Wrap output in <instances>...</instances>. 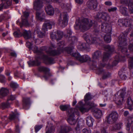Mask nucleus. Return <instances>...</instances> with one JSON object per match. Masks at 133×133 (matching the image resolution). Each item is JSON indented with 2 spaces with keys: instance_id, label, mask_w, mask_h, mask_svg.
Listing matches in <instances>:
<instances>
[{
  "instance_id": "36",
  "label": "nucleus",
  "mask_w": 133,
  "mask_h": 133,
  "mask_svg": "<svg viewBox=\"0 0 133 133\" xmlns=\"http://www.w3.org/2000/svg\"><path fill=\"white\" fill-rule=\"evenodd\" d=\"M94 121V119L91 116H89L87 117V123L88 126L91 127L92 126Z\"/></svg>"
},
{
  "instance_id": "21",
  "label": "nucleus",
  "mask_w": 133,
  "mask_h": 133,
  "mask_svg": "<svg viewBox=\"0 0 133 133\" xmlns=\"http://www.w3.org/2000/svg\"><path fill=\"white\" fill-rule=\"evenodd\" d=\"M36 10V15L37 18L41 21L44 20L45 14L43 11L41 9Z\"/></svg>"
},
{
  "instance_id": "30",
  "label": "nucleus",
  "mask_w": 133,
  "mask_h": 133,
  "mask_svg": "<svg viewBox=\"0 0 133 133\" xmlns=\"http://www.w3.org/2000/svg\"><path fill=\"white\" fill-rule=\"evenodd\" d=\"M1 119L2 121L0 122V128H4L5 125L7 124L8 122V119L6 116L2 117Z\"/></svg>"
},
{
  "instance_id": "48",
  "label": "nucleus",
  "mask_w": 133,
  "mask_h": 133,
  "mask_svg": "<svg viewBox=\"0 0 133 133\" xmlns=\"http://www.w3.org/2000/svg\"><path fill=\"white\" fill-rule=\"evenodd\" d=\"M69 106L67 105H62L60 106V109L62 111H65L68 109Z\"/></svg>"
},
{
  "instance_id": "13",
  "label": "nucleus",
  "mask_w": 133,
  "mask_h": 133,
  "mask_svg": "<svg viewBox=\"0 0 133 133\" xmlns=\"http://www.w3.org/2000/svg\"><path fill=\"white\" fill-rule=\"evenodd\" d=\"M16 97L15 95H11L9 96L6 102L2 103L0 107L2 109L10 107V105L12 103V101L15 99Z\"/></svg>"
},
{
  "instance_id": "33",
  "label": "nucleus",
  "mask_w": 133,
  "mask_h": 133,
  "mask_svg": "<svg viewBox=\"0 0 133 133\" xmlns=\"http://www.w3.org/2000/svg\"><path fill=\"white\" fill-rule=\"evenodd\" d=\"M13 35L16 37H19L23 36L25 38V31H23V33L22 34L20 32L19 30H18L15 31L13 33Z\"/></svg>"
},
{
  "instance_id": "63",
  "label": "nucleus",
  "mask_w": 133,
  "mask_h": 133,
  "mask_svg": "<svg viewBox=\"0 0 133 133\" xmlns=\"http://www.w3.org/2000/svg\"><path fill=\"white\" fill-rule=\"evenodd\" d=\"M15 130L17 133H19L20 131L19 130V128L18 125H16Z\"/></svg>"
},
{
  "instance_id": "40",
  "label": "nucleus",
  "mask_w": 133,
  "mask_h": 133,
  "mask_svg": "<svg viewBox=\"0 0 133 133\" xmlns=\"http://www.w3.org/2000/svg\"><path fill=\"white\" fill-rule=\"evenodd\" d=\"M122 124V123H118L116 124L114 126H113L110 129L112 131H114L115 130H119L121 128Z\"/></svg>"
},
{
  "instance_id": "43",
  "label": "nucleus",
  "mask_w": 133,
  "mask_h": 133,
  "mask_svg": "<svg viewBox=\"0 0 133 133\" xmlns=\"http://www.w3.org/2000/svg\"><path fill=\"white\" fill-rule=\"evenodd\" d=\"M129 67L131 69L133 68V57H130L128 59Z\"/></svg>"
},
{
  "instance_id": "11",
  "label": "nucleus",
  "mask_w": 133,
  "mask_h": 133,
  "mask_svg": "<svg viewBox=\"0 0 133 133\" xmlns=\"http://www.w3.org/2000/svg\"><path fill=\"white\" fill-rule=\"evenodd\" d=\"M105 48L107 52H105L104 53L102 60L103 62L108 60L110 54L113 52L114 50V48L113 46L106 45L105 46Z\"/></svg>"
},
{
  "instance_id": "50",
  "label": "nucleus",
  "mask_w": 133,
  "mask_h": 133,
  "mask_svg": "<svg viewBox=\"0 0 133 133\" xmlns=\"http://www.w3.org/2000/svg\"><path fill=\"white\" fill-rule=\"evenodd\" d=\"M10 85L11 88L14 89L17 88L18 87V85L17 84L13 82H11Z\"/></svg>"
},
{
  "instance_id": "27",
  "label": "nucleus",
  "mask_w": 133,
  "mask_h": 133,
  "mask_svg": "<svg viewBox=\"0 0 133 133\" xmlns=\"http://www.w3.org/2000/svg\"><path fill=\"white\" fill-rule=\"evenodd\" d=\"M91 58L87 55H84L82 56H81L79 61L81 62H85L87 61H91Z\"/></svg>"
},
{
  "instance_id": "37",
  "label": "nucleus",
  "mask_w": 133,
  "mask_h": 133,
  "mask_svg": "<svg viewBox=\"0 0 133 133\" xmlns=\"http://www.w3.org/2000/svg\"><path fill=\"white\" fill-rule=\"evenodd\" d=\"M120 11L124 15L126 16L128 15L127 9L126 8L122 5L120 7Z\"/></svg>"
},
{
  "instance_id": "45",
  "label": "nucleus",
  "mask_w": 133,
  "mask_h": 133,
  "mask_svg": "<svg viewBox=\"0 0 133 133\" xmlns=\"http://www.w3.org/2000/svg\"><path fill=\"white\" fill-rule=\"evenodd\" d=\"M69 40L70 41V43L73 44L74 42H76L77 41V38H76L74 36H69Z\"/></svg>"
},
{
  "instance_id": "10",
  "label": "nucleus",
  "mask_w": 133,
  "mask_h": 133,
  "mask_svg": "<svg viewBox=\"0 0 133 133\" xmlns=\"http://www.w3.org/2000/svg\"><path fill=\"white\" fill-rule=\"evenodd\" d=\"M118 114L116 111H112L107 116L106 121L109 124H112L117 121L118 118Z\"/></svg>"
},
{
  "instance_id": "46",
  "label": "nucleus",
  "mask_w": 133,
  "mask_h": 133,
  "mask_svg": "<svg viewBox=\"0 0 133 133\" xmlns=\"http://www.w3.org/2000/svg\"><path fill=\"white\" fill-rule=\"evenodd\" d=\"M31 33L30 31L25 30V39H30L31 37Z\"/></svg>"
},
{
  "instance_id": "64",
  "label": "nucleus",
  "mask_w": 133,
  "mask_h": 133,
  "mask_svg": "<svg viewBox=\"0 0 133 133\" xmlns=\"http://www.w3.org/2000/svg\"><path fill=\"white\" fill-rule=\"evenodd\" d=\"M11 55L13 57H16L17 55L16 53L14 51L11 52L10 53Z\"/></svg>"
},
{
  "instance_id": "34",
  "label": "nucleus",
  "mask_w": 133,
  "mask_h": 133,
  "mask_svg": "<svg viewBox=\"0 0 133 133\" xmlns=\"http://www.w3.org/2000/svg\"><path fill=\"white\" fill-rule=\"evenodd\" d=\"M16 23L17 24H19L20 27L22 28L25 26V15H24L21 16V22H19V20H18L16 21Z\"/></svg>"
},
{
  "instance_id": "56",
  "label": "nucleus",
  "mask_w": 133,
  "mask_h": 133,
  "mask_svg": "<svg viewBox=\"0 0 133 133\" xmlns=\"http://www.w3.org/2000/svg\"><path fill=\"white\" fill-rule=\"evenodd\" d=\"M117 10V8L116 7H114L108 9V11L109 12H114L115 11Z\"/></svg>"
},
{
  "instance_id": "1",
  "label": "nucleus",
  "mask_w": 133,
  "mask_h": 133,
  "mask_svg": "<svg viewBox=\"0 0 133 133\" xmlns=\"http://www.w3.org/2000/svg\"><path fill=\"white\" fill-rule=\"evenodd\" d=\"M64 42L62 41L59 42L58 43V47L57 50H51V49L55 48V45L52 44L49 47L48 49L46 51L47 54L50 56H55L58 55L60 54L64 50L66 51L68 53L70 54L72 56L75 57L77 60L79 61L81 55L78 52H73L72 50L74 47L72 46L71 48H63L64 45Z\"/></svg>"
},
{
  "instance_id": "12",
  "label": "nucleus",
  "mask_w": 133,
  "mask_h": 133,
  "mask_svg": "<svg viewBox=\"0 0 133 133\" xmlns=\"http://www.w3.org/2000/svg\"><path fill=\"white\" fill-rule=\"evenodd\" d=\"M125 93V89H123L120 91L119 95L116 97L114 100L117 104L120 105L122 104L124 100V97Z\"/></svg>"
},
{
  "instance_id": "35",
  "label": "nucleus",
  "mask_w": 133,
  "mask_h": 133,
  "mask_svg": "<svg viewBox=\"0 0 133 133\" xmlns=\"http://www.w3.org/2000/svg\"><path fill=\"white\" fill-rule=\"evenodd\" d=\"M30 14V11L26 10L25 11V26H29L31 25H32L31 23L29 22V21L28 19L29 17V15Z\"/></svg>"
},
{
  "instance_id": "42",
  "label": "nucleus",
  "mask_w": 133,
  "mask_h": 133,
  "mask_svg": "<svg viewBox=\"0 0 133 133\" xmlns=\"http://www.w3.org/2000/svg\"><path fill=\"white\" fill-rule=\"evenodd\" d=\"M108 33V35H105L104 37V40L107 43H110L111 41L110 33Z\"/></svg>"
},
{
  "instance_id": "29",
  "label": "nucleus",
  "mask_w": 133,
  "mask_h": 133,
  "mask_svg": "<svg viewBox=\"0 0 133 133\" xmlns=\"http://www.w3.org/2000/svg\"><path fill=\"white\" fill-rule=\"evenodd\" d=\"M92 55L93 59L98 60L101 56V53L99 50H96L92 54Z\"/></svg>"
},
{
  "instance_id": "32",
  "label": "nucleus",
  "mask_w": 133,
  "mask_h": 133,
  "mask_svg": "<svg viewBox=\"0 0 133 133\" xmlns=\"http://www.w3.org/2000/svg\"><path fill=\"white\" fill-rule=\"evenodd\" d=\"M89 44L85 43H80L77 46L78 49L81 50L86 49L88 48Z\"/></svg>"
},
{
  "instance_id": "19",
  "label": "nucleus",
  "mask_w": 133,
  "mask_h": 133,
  "mask_svg": "<svg viewBox=\"0 0 133 133\" xmlns=\"http://www.w3.org/2000/svg\"><path fill=\"white\" fill-rule=\"evenodd\" d=\"M121 3L124 5L128 6L129 11L131 13H133V4L130 3L129 0H120Z\"/></svg>"
},
{
  "instance_id": "60",
  "label": "nucleus",
  "mask_w": 133,
  "mask_h": 133,
  "mask_svg": "<svg viewBox=\"0 0 133 133\" xmlns=\"http://www.w3.org/2000/svg\"><path fill=\"white\" fill-rule=\"evenodd\" d=\"M67 33V34L69 36H70L72 34V32L71 30L69 29H67L66 30Z\"/></svg>"
},
{
  "instance_id": "23",
  "label": "nucleus",
  "mask_w": 133,
  "mask_h": 133,
  "mask_svg": "<svg viewBox=\"0 0 133 133\" xmlns=\"http://www.w3.org/2000/svg\"><path fill=\"white\" fill-rule=\"evenodd\" d=\"M43 2L41 0H35L34 2V7L36 10L41 9L43 7Z\"/></svg>"
},
{
  "instance_id": "22",
  "label": "nucleus",
  "mask_w": 133,
  "mask_h": 133,
  "mask_svg": "<svg viewBox=\"0 0 133 133\" xmlns=\"http://www.w3.org/2000/svg\"><path fill=\"white\" fill-rule=\"evenodd\" d=\"M11 4V0H2L1 4H0V11L3 8H7Z\"/></svg>"
},
{
  "instance_id": "4",
  "label": "nucleus",
  "mask_w": 133,
  "mask_h": 133,
  "mask_svg": "<svg viewBox=\"0 0 133 133\" xmlns=\"http://www.w3.org/2000/svg\"><path fill=\"white\" fill-rule=\"evenodd\" d=\"M93 24L92 21L88 18H83L81 21L78 18L76 20L75 28L76 30L80 29L82 31H84L89 29Z\"/></svg>"
},
{
  "instance_id": "28",
  "label": "nucleus",
  "mask_w": 133,
  "mask_h": 133,
  "mask_svg": "<svg viewBox=\"0 0 133 133\" xmlns=\"http://www.w3.org/2000/svg\"><path fill=\"white\" fill-rule=\"evenodd\" d=\"M8 93L9 90L6 88H2L0 89V97L2 98L6 96Z\"/></svg>"
},
{
  "instance_id": "3",
  "label": "nucleus",
  "mask_w": 133,
  "mask_h": 133,
  "mask_svg": "<svg viewBox=\"0 0 133 133\" xmlns=\"http://www.w3.org/2000/svg\"><path fill=\"white\" fill-rule=\"evenodd\" d=\"M93 106V104H90L89 103L87 107H80L79 108H76L74 109H70L68 112L69 117L67 120L68 122L71 125H75L76 122V121L74 118V114L79 115V111L82 113L88 112Z\"/></svg>"
},
{
  "instance_id": "9",
  "label": "nucleus",
  "mask_w": 133,
  "mask_h": 133,
  "mask_svg": "<svg viewBox=\"0 0 133 133\" xmlns=\"http://www.w3.org/2000/svg\"><path fill=\"white\" fill-rule=\"evenodd\" d=\"M68 17L66 13L61 14L58 21V24L61 26L64 27L67 25L68 23Z\"/></svg>"
},
{
  "instance_id": "61",
  "label": "nucleus",
  "mask_w": 133,
  "mask_h": 133,
  "mask_svg": "<svg viewBox=\"0 0 133 133\" xmlns=\"http://www.w3.org/2000/svg\"><path fill=\"white\" fill-rule=\"evenodd\" d=\"M104 4L106 5L110 6L111 5L112 3L110 1H108L105 2Z\"/></svg>"
},
{
  "instance_id": "57",
  "label": "nucleus",
  "mask_w": 133,
  "mask_h": 133,
  "mask_svg": "<svg viewBox=\"0 0 133 133\" xmlns=\"http://www.w3.org/2000/svg\"><path fill=\"white\" fill-rule=\"evenodd\" d=\"M128 48L130 50L133 51V42L130 43L128 46Z\"/></svg>"
},
{
  "instance_id": "52",
  "label": "nucleus",
  "mask_w": 133,
  "mask_h": 133,
  "mask_svg": "<svg viewBox=\"0 0 133 133\" xmlns=\"http://www.w3.org/2000/svg\"><path fill=\"white\" fill-rule=\"evenodd\" d=\"M5 82V78L3 75H0V82L2 83H4Z\"/></svg>"
},
{
  "instance_id": "47",
  "label": "nucleus",
  "mask_w": 133,
  "mask_h": 133,
  "mask_svg": "<svg viewBox=\"0 0 133 133\" xmlns=\"http://www.w3.org/2000/svg\"><path fill=\"white\" fill-rule=\"evenodd\" d=\"M127 102L128 106H133V101L130 97H129L128 98Z\"/></svg>"
},
{
  "instance_id": "24",
  "label": "nucleus",
  "mask_w": 133,
  "mask_h": 133,
  "mask_svg": "<svg viewBox=\"0 0 133 133\" xmlns=\"http://www.w3.org/2000/svg\"><path fill=\"white\" fill-rule=\"evenodd\" d=\"M45 11L47 14L49 15H52L54 13V9L50 4H47L45 7Z\"/></svg>"
},
{
  "instance_id": "49",
  "label": "nucleus",
  "mask_w": 133,
  "mask_h": 133,
  "mask_svg": "<svg viewBox=\"0 0 133 133\" xmlns=\"http://www.w3.org/2000/svg\"><path fill=\"white\" fill-rule=\"evenodd\" d=\"M104 73L102 77V78L103 79H105L107 78H108L110 76V73L109 72H104Z\"/></svg>"
},
{
  "instance_id": "8",
  "label": "nucleus",
  "mask_w": 133,
  "mask_h": 133,
  "mask_svg": "<svg viewBox=\"0 0 133 133\" xmlns=\"http://www.w3.org/2000/svg\"><path fill=\"white\" fill-rule=\"evenodd\" d=\"M83 37L89 44L99 43L101 41L99 38L92 36L91 34L88 33L84 34L83 35Z\"/></svg>"
},
{
  "instance_id": "59",
  "label": "nucleus",
  "mask_w": 133,
  "mask_h": 133,
  "mask_svg": "<svg viewBox=\"0 0 133 133\" xmlns=\"http://www.w3.org/2000/svg\"><path fill=\"white\" fill-rule=\"evenodd\" d=\"M24 63V62L22 60H21L19 61V64L20 65L21 67L23 69L24 68V66H23Z\"/></svg>"
},
{
  "instance_id": "54",
  "label": "nucleus",
  "mask_w": 133,
  "mask_h": 133,
  "mask_svg": "<svg viewBox=\"0 0 133 133\" xmlns=\"http://www.w3.org/2000/svg\"><path fill=\"white\" fill-rule=\"evenodd\" d=\"M118 74L119 75L120 77L122 79L125 80L126 79L127 77L126 76L121 74V71H119L118 72Z\"/></svg>"
},
{
  "instance_id": "25",
  "label": "nucleus",
  "mask_w": 133,
  "mask_h": 133,
  "mask_svg": "<svg viewBox=\"0 0 133 133\" xmlns=\"http://www.w3.org/2000/svg\"><path fill=\"white\" fill-rule=\"evenodd\" d=\"M133 122V117L129 116L128 117L127 120V124L126 125V129L128 131L130 132V127L132 123Z\"/></svg>"
},
{
  "instance_id": "2",
  "label": "nucleus",
  "mask_w": 133,
  "mask_h": 133,
  "mask_svg": "<svg viewBox=\"0 0 133 133\" xmlns=\"http://www.w3.org/2000/svg\"><path fill=\"white\" fill-rule=\"evenodd\" d=\"M44 47H43L39 50L36 46H34L31 47V49L34 52L36 53L37 55L36 57V61L28 62L29 66H38L40 64V62L38 61L41 59H42L44 60L46 64H53L55 63L54 59L52 57H49L47 55L44 54L42 50H44Z\"/></svg>"
},
{
  "instance_id": "7",
  "label": "nucleus",
  "mask_w": 133,
  "mask_h": 133,
  "mask_svg": "<svg viewBox=\"0 0 133 133\" xmlns=\"http://www.w3.org/2000/svg\"><path fill=\"white\" fill-rule=\"evenodd\" d=\"M127 34L122 33L118 37V43L119 47L121 50L122 52L124 55H127V48L125 46L127 45Z\"/></svg>"
},
{
  "instance_id": "15",
  "label": "nucleus",
  "mask_w": 133,
  "mask_h": 133,
  "mask_svg": "<svg viewBox=\"0 0 133 133\" xmlns=\"http://www.w3.org/2000/svg\"><path fill=\"white\" fill-rule=\"evenodd\" d=\"M38 70L39 71L42 72L44 73V75L41 76L42 78H43L45 79L46 80L49 76H51L49 72L50 70L47 68L41 66L38 68Z\"/></svg>"
},
{
  "instance_id": "16",
  "label": "nucleus",
  "mask_w": 133,
  "mask_h": 133,
  "mask_svg": "<svg viewBox=\"0 0 133 133\" xmlns=\"http://www.w3.org/2000/svg\"><path fill=\"white\" fill-rule=\"evenodd\" d=\"M50 37L52 39H56L58 41L61 39L63 35V32L59 31L52 32L50 33Z\"/></svg>"
},
{
  "instance_id": "39",
  "label": "nucleus",
  "mask_w": 133,
  "mask_h": 133,
  "mask_svg": "<svg viewBox=\"0 0 133 133\" xmlns=\"http://www.w3.org/2000/svg\"><path fill=\"white\" fill-rule=\"evenodd\" d=\"M95 113V115L98 118H100L102 115L101 111L98 109H95L94 110Z\"/></svg>"
},
{
  "instance_id": "5",
  "label": "nucleus",
  "mask_w": 133,
  "mask_h": 133,
  "mask_svg": "<svg viewBox=\"0 0 133 133\" xmlns=\"http://www.w3.org/2000/svg\"><path fill=\"white\" fill-rule=\"evenodd\" d=\"M55 24L54 21H53L48 20L45 21L42 28V30L43 32L39 31V28L38 27V29L36 31L38 37L40 38L45 37L46 35V31H47L48 29H51L52 26L54 25Z\"/></svg>"
},
{
  "instance_id": "51",
  "label": "nucleus",
  "mask_w": 133,
  "mask_h": 133,
  "mask_svg": "<svg viewBox=\"0 0 133 133\" xmlns=\"http://www.w3.org/2000/svg\"><path fill=\"white\" fill-rule=\"evenodd\" d=\"M23 75H22L20 72L17 71H16L14 74V76L16 77H18L20 76L21 77V78L22 79H24V77L23 76Z\"/></svg>"
},
{
  "instance_id": "38",
  "label": "nucleus",
  "mask_w": 133,
  "mask_h": 133,
  "mask_svg": "<svg viewBox=\"0 0 133 133\" xmlns=\"http://www.w3.org/2000/svg\"><path fill=\"white\" fill-rule=\"evenodd\" d=\"M18 114L16 112L12 113L10 115L9 119L10 120L18 119Z\"/></svg>"
},
{
  "instance_id": "31",
  "label": "nucleus",
  "mask_w": 133,
  "mask_h": 133,
  "mask_svg": "<svg viewBox=\"0 0 133 133\" xmlns=\"http://www.w3.org/2000/svg\"><path fill=\"white\" fill-rule=\"evenodd\" d=\"M49 125L46 126L45 133H54L55 130L54 127L51 124Z\"/></svg>"
},
{
  "instance_id": "41",
  "label": "nucleus",
  "mask_w": 133,
  "mask_h": 133,
  "mask_svg": "<svg viewBox=\"0 0 133 133\" xmlns=\"http://www.w3.org/2000/svg\"><path fill=\"white\" fill-rule=\"evenodd\" d=\"M61 5L63 9H65L66 10L68 11H69L70 10V6L69 4H65L62 3Z\"/></svg>"
},
{
  "instance_id": "26",
  "label": "nucleus",
  "mask_w": 133,
  "mask_h": 133,
  "mask_svg": "<svg viewBox=\"0 0 133 133\" xmlns=\"http://www.w3.org/2000/svg\"><path fill=\"white\" fill-rule=\"evenodd\" d=\"M72 129L70 127L64 125L61 127V130L59 133H68L72 131Z\"/></svg>"
},
{
  "instance_id": "58",
  "label": "nucleus",
  "mask_w": 133,
  "mask_h": 133,
  "mask_svg": "<svg viewBox=\"0 0 133 133\" xmlns=\"http://www.w3.org/2000/svg\"><path fill=\"white\" fill-rule=\"evenodd\" d=\"M30 104V100L29 99H25V107L27 106H29Z\"/></svg>"
},
{
  "instance_id": "44",
  "label": "nucleus",
  "mask_w": 133,
  "mask_h": 133,
  "mask_svg": "<svg viewBox=\"0 0 133 133\" xmlns=\"http://www.w3.org/2000/svg\"><path fill=\"white\" fill-rule=\"evenodd\" d=\"M92 98V96L89 93L87 94L84 97V100L85 101L91 99Z\"/></svg>"
},
{
  "instance_id": "53",
  "label": "nucleus",
  "mask_w": 133,
  "mask_h": 133,
  "mask_svg": "<svg viewBox=\"0 0 133 133\" xmlns=\"http://www.w3.org/2000/svg\"><path fill=\"white\" fill-rule=\"evenodd\" d=\"M83 133H91V130L89 128H85L82 130Z\"/></svg>"
},
{
  "instance_id": "17",
  "label": "nucleus",
  "mask_w": 133,
  "mask_h": 133,
  "mask_svg": "<svg viewBox=\"0 0 133 133\" xmlns=\"http://www.w3.org/2000/svg\"><path fill=\"white\" fill-rule=\"evenodd\" d=\"M95 17L97 19H102L107 21H109L110 18V16L106 12H103L101 13H98Z\"/></svg>"
},
{
  "instance_id": "62",
  "label": "nucleus",
  "mask_w": 133,
  "mask_h": 133,
  "mask_svg": "<svg viewBox=\"0 0 133 133\" xmlns=\"http://www.w3.org/2000/svg\"><path fill=\"white\" fill-rule=\"evenodd\" d=\"M26 46L29 49H31L32 47V44L30 42H27L26 43Z\"/></svg>"
},
{
  "instance_id": "20",
  "label": "nucleus",
  "mask_w": 133,
  "mask_h": 133,
  "mask_svg": "<svg viewBox=\"0 0 133 133\" xmlns=\"http://www.w3.org/2000/svg\"><path fill=\"white\" fill-rule=\"evenodd\" d=\"M97 0H89L87 3V6L91 9H94L97 6Z\"/></svg>"
},
{
  "instance_id": "14",
  "label": "nucleus",
  "mask_w": 133,
  "mask_h": 133,
  "mask_svg": "<svg viewBox=\"0 0 133 133\" xmlns=\"http://www.w3.org/2000/svg\"><path fill=\"white\" fill-rule=\"evenodd\" d=\"M132 21L131 19H120L118 21L117 24L121 26H130L131 24Z\"/></svg>"
},
{
  "instance_id": "6",
  "label": "nucleus",
  "mask_w": 133,
  "mask_h": 133,
  "mask_svg": "<svg viewBox=\"0 0 133 133\" xmlns=\"http://www.w3.org/2000/svg\"><path fill=\"white\" fill-rule=\"evenodd\" d=\"M124 57V56H121L118 55L116 56V59L113 62L112 65L110 64V63H109L105 65L101 64V66H99L96 69H95L96 73L98 74H100L103 72L102 68V67L105 66L108 69L112 68L114 66H116L119 61L123 60Z\"/></svg>"
},
{
  "instance_id": "55",
  "label": "nucleus",
  "mask_w": 133,
  "mask_h": 133,
  "mask_svg": "<svg viewBox=\"0 0 133 133\" xmlns=\"http://www.w3.org/2000/svg\"><path fill=\"white\" fill-rule=\"evenodd\" d=\"M42 127V125H36L35 127V129L36 132H37V131Z\"/></svg>"
},
{
  "instance_id": "18",
  "label": "nucleus",
  "mask_w": 133,
  "mask_h": 133,
  "mask_svg": "<svg viewBox=\"0 0 133 133\" xmlns=\"http://www.w3.org/2000/svg\"><path fill=\"white\" fill-rule=\"evenodd\" d=\"M101 30L105 33H110L111 32V26L110 25L106 23H102L101 24Z\"/></svg>"
}]
</instances>
